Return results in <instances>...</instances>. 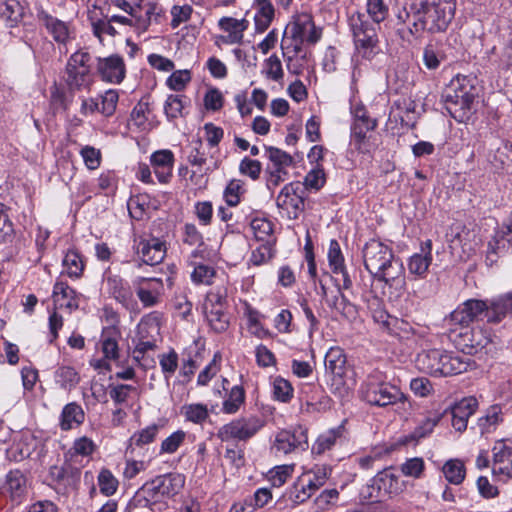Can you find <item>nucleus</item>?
I'll return each mask as SVG.
<instances>
[{"instance_id": "54", "label": "nucleus", "mask_w": 512, "mask_h": 512, "mask_svg": "<svg viewBox=\"0 0 512 512\" xmlns=\"http://www.w3.org/2000/svg\"><path fill=\"white\" fill-rule=\"evenodd\" d=\"M183 97L179 95H169L164 104V112L168 120H174L182 116V111L185 106Z\"/></svg>"}, {"instance_id": "9", "label": "nucleus", "mask_w": 512, "mask_h": 512, "mask_svg": "<svg viewBox=\"0 0 512 512\" xmlns=\"http://www.w3.org/2000/svg\"><path fill=\"white\" fill-rule=\"evenodd\" d=\"M455 341L461 351L470 357L486 350L491 344V337L489 331L477 327L460 332Z\"/></svg>"}, {"instance_id": "36", "label": "nucleus", "mask_w": 512, "mask_h": 512, "mask_svg": "<svg viewBox=\"0 0 512 512\" xmlns=\"http://www.w3.org/2000/svg\"><path fill=\"white\" fill-rule=\"evenodd\" d=\"M348 24L352 37L367 33V31L371 32L379 27L378 24L371 22L367 15L360 12L353 13L348 19Z\"/></svg>"}, {"instance_id": "35", "label": "nucleus", "mask_w": 512, "mask_h": 512, "mask_svg": "<svg viewBox=\"0 0 512 512\" xmlns=\"http://www.w3.org/2000/svg\"><path fill=\"white\" fill-rule=\"evenodd\" d=\"M342 435V427L330 429L318 436L312 446V453L321 455L330 450Z\"/></svg>"}, {"instance_id": "1", "label": "nucleus", "mask_w": 512, "mask_h": 512, "mask_svg": "<svg viewBox=\"0 0 512 512\" xmlns=\"http://www.w3.org/2000/svg\"><path fill=\"white\" fill-rule=\"evenodd\" d=\"M455 9L453 0H416L413 22L406 33L417 36L424 31L444 32L454 18Z\"/></svg>"}, {"instance_id": "20", "label": "nucleus", "mask_w": 512, "mask_h": 512, "mask_svg": "<svg viewBox=\"0 0 512 512\" xmlns=\"http://www.w3.org/2000/svg\"><path fill=\"white\" fill-rule=\"evenodd\" d=\"M478 406V402L476 398L469 397L464 398L457 404H455L451 409L452 415V426L455 430L462 432L467 428L468 419L471 415L474 414L476 408Z\"/></svg>"}, {"instance_id": "55", "label": "nucleus", "mask_w": 512, "mask_h": 512, "mask_svg": "<svg viewBox=\"0 0 512 512\" xmlns=\"http://www.w3.org/2000/svg\"><path fill=\"white\" fill-rule=\"evenodd\" d=\"M367 12V16L379 25L388 16V7L383 0H367Z\"/></svg>"}, {"instance_id": "56", "label": "nucleus", "mask_w": 512, "mask_h": 512, "mask_svg": "<svg viewBox=\"0 0 512 512\" xmlns=\"http://www.w3.org/2000/svg\"><path fill=\"white\" fill-rule=\"evenodd\" d=\"M250 226L255 237L260 241L266 242L267 238L273 233V223L265 218H254Z\"/></svg>"}, {"instance_id": "39", "label": "nucleus", "mask_w": 512, "mask_h": 512, "mask_svg": "<svg viewBox=\"0 0 512 512\" xmlns=\"http://www.w3.org/2000/svg\"><path fill=\"white\" fill-rule=\"evenodd\" d=\"M245 390L240 385L231 388L227 399L223 401L222 411L226 414H235L245 402Z\"/></svg>"}, {"instance_id": "43", "label": "nucleus", "mask_w": 512, "mask_h": 512, "mask_svg": "<svg viewBox=\"0 0 512 512\" xmlns=\"http://www.w3.org/2000/svg\"><path fill=\"white\" fill-rule=\"evenodd\" d=\"M311 26V16L301 14L294 18L285 29V35H290L291 39H305L306 30Z\"/></svg>"}, {"instance_id": "33", "label": "nucleus", "mask_w": 512, "mask_h": 512, "mask_svg": "<svg viewBox=\"0 0 512 512\" xmlns=\"http://www.w3.org/2000/svg\"><path fill=\"white\" fill-rule=\"evenodd\" d=\"M442 415L439 413L434 414L433 416L427 417L415 430L409 435L405 436L401 441L403 444H409L411 442L417 443L419 440L430 435L434 429V427L441 420Z\"/></svg>"}, {"instance_id": "44", "label": "nucleus", "mask_w": 512, "mask_h": 512, "mask_svg": "<svg viewBox=\"0 0 512 512\" xmlns=\"http://www.w3.org/2000/svg\"><path fill=\"white\" fill-rule=\"evenodd\" d=\"M331 471L332 469L330 466L317 465L311 471L305 472L304 474H307V483L309 484V487L316 492L326 483Z\"/></svg>"}, {"instance_id": "52", "label": "nucleus", "mask_w": 512, "mask_h": 512, "mask_svg": "<svg viewBox=\"0 0 512 512\" xmlns=\"http://www.w3.org/2000/svg\"><path fill=\"white\" fill-rule=\"evenodd\" d=\"M163 9L157 3H149L145 11V15L139 14L137 27L146 30L152 21L161 22Z\"/></svg>"}, {"instance_id": "58", "label": "nucleus", "mask_w": 512, "mask_h": 512, "mask_svg": "<svg viewBox=\"0 0 512 512\" xmlns=\"http://www.w3.org/2000/svg\"><path fill=\"white\" fill-rule=\"evenodd\" d=\"M326 178L323 168L317 165L307 173L304 179L303 187L307 189L320 190L325 184Z\"/></svg>"}, {"instance_id": "53", "label": "nucleus", "mask_w": 512, "mask_h": 512, "mask_svg": "<svg viewBox=\"0 0 512 512\" xmlns=\"http://www.w3.org/2000/svg\"><path fill=\"white\" fill-rule=\"evenodd\" d=\"M506 243L498 237L496 233L493 239L488 243L485 263L488 267H492L498 262L500 254L505 250Z\"/></svg>"}, {"instance_id": "61", "label": "nucleus", "mask_w": 512, "mask_h": 512, "mask_svg": "<svg viewBox=\"0 0 512 512\" xmlns=\"http://www.w3.org/2000/svg\"><path fill=\"white\" fill-rule=\"evenodd\" d=\"M118 98V93L115 90L106 91L105 94L101 96L99 112L106 117L113 115L116 110Z\"/></svg>"}, {"instance_id": "10", "label": "nucleus", "mask_w": 512, "mask_h": 512, "mask_svg": "<svg viewBox=\"0 0 512 512\" xmlns=\"http://www.w3.org/2000/svg\"><path fill=\"white\" fill-rule=\"evenodd\" d=\"M362 253L364 266L372 276L376 274L377 271H381L385 263H388L394 256L390 247L375 239L365 244Z\"/></svg>"}, {"instance_id": "23", "label": "nucleus", "mask_w": 512, "mask_h": 512, "mask_svg": "<svg viewBox=\"0 0 512 512\" xmlns=\"http://www.w3.org/2000/svg\"><path fill=\"white\" fill-rule=\"evenodd\" d=\"M493 473L512 478V447L503 442L493 447Z\"/></svg>"}, {"instance_id": "13", "label": "nucleus", "mask_w": 512, "mask_h": 512, "mask_svg": "<svg viewBox=\"0 0 512 512\" xmlns=\"http://www.w3.org/2000/svg\"><path fill=\"white\" fill-rule=\"evenodd\" d=\"M275 448L279 452L288 454L290 452L308 448L307 431L302 427L295 429L293 432L282 430L276 435Z\"/></svg>"}, {"instance_id": "18", "label": "nucleus", "mask_w": 512, "mask_h": 512, "mask_svg": "<svg viewBox=\"0 0 512 512\" xmlns=\"http://www.w3.org/2000/svg\"><path fill=\"white\" fill-rule=\"evenodd\" d=\"M488 323L498 324L512 314V290L487 299Z\"/></svg>"}, {"instance_id": "14", "label": "nucleus", "mask_w": 512, "mask_h": 512, "mask_svg": "<svg viewBox=\"0 0 512 512\" xmlns=\"http://www.w3.org/2000/svg\"><path fill=\"white\" fill-rule=\"evenodd\" d=\"M136 250L143 262L151 266L161 263L166 255L165 242L156 237L140 239L136 244Z\"/></svg>"}, {"instance_id": "29", "label": "nucleus", "mask_w": 512, "mask_h": 512, "mask_svg": "<svg viewBox=\"0 0 512 512\" xmlns=\"http://www.w3.org/2000/svg\"><path fill=\"white\" fill-rule=\"evenodd\" d=\"M424 245H425V247H422V251L427 250L425 252V254L424 255L423 254H414L410 258L409 263H408V270H409L410 274H413V275H416L419 277H424V275L427 273L428 268L432 261L431 240H427Z\"/></svg>"}, {"instance_id": "64", "label": "nucleus", "mask_w": 512, "mask_h": 512, "mask_svg": "<svg viewBox=\"0 0 512 512\" xmlns=\"http://www.w3.org/2000/svg\"><path fill=\"white\" fill-rule=\"evenodd\" d=\"M274 256L273 244L267 240L252 252L251 262L254 265H261Z\"/></svg>"}, {"instance_id": "51", "label": "nucleus", "mask_w": 512, "mask_h": 512, "mask_svg": "<svg viewBox=\"0 0 512 512\" xmlns=\"http://www.w3.org/2000/svg\"><path fill=\"white\" fill-rule=\"evenodd\" d=\"M100 492L105 496H112L117 491L119 482L112 472L102 469L97 477Z\"/></svg>"}, {"instance_id": "47", "label": "nucleus", "mask_w": 512, "mask_h": 512, "mask_svg": "<svg viewBox=\"0 0 512 512\" xmlns=\"http://www.w3.org/2000/svg\"><path fill=\"white\" fill-rule=\"evenodd\" d=\"M23 16V7L17 0L0 3V17L5 21L17 23Z\"/></svg>"}, {"instance_id": "50", "label": "nucleus", "mask_w": 512, "mask_h": 512, "mask_svg": "<svg viewBox=\"0 0 512 512\" xmlns=\"http://www.w3.org/2000/svg\"><path fill=\"white\" fill-rule=\"evenodd\" d=\"M158 431L159 426L153 424L142 429L141 431L135 432L129 440V447H142L144 445L152 443L155 440Z\"/></svg>"}, {"instance_id": "24", "label": "nucleus", "mask_w": 512, "mask_h": 512, "mask_svg": "<svg viewBox=\"0 0 512 512\" xmlns=\"http://www.w3.org/2000/svg\"><path fill=\"white\" fill-rule=\"evenodd\" d=\"M85 420V413L81 405L76 402L66 404L59 418V426L62 431H68L81 425Z\"/></svg>"}, {"instance_id": "16", "label": "nucleus", "mask_w": 512, "mask_h": 512, "mask_svg": "<svg viewBox=\"0 0 512 512\" xmlns=\"http://www.w3.org/2000/svg\"><path fill=\"white\" fill-rule=\"evenodd\" d=\"M134 284L136 294L144 307H153L159 303L161 279L139 277Z\"/></svg>"}, {"instance_id": "34", "label": "nucleus", "mask_w": 512, "mask_h": 512, "mask_svg": "<svg viewBox=\"0 0 512 512\" xmlns=\"http://www.w3.org/2000/svg\"><path fill=\"white\" fill-rule=\"evenodd\" d=\"M75 291L67 283L57 281L53 287V300L59 307L75 308L77 303L74 299Z\"/></svg>"}, {"instance_id": "21", "label": "nucleus", "mask_w": 512, "mask_h": 512, "mask_svg": "<svg viewBox=\"0 0 512 512\" xmlns=\"http://www.w3.org/2000/svg\"><path fill=\"white\" fill-rule=\"evenodd\" d=\"M37 18L46 27L56 42L65 44L68 41L69 30L65 22L53 17L42 7L37 8Z\"/></svg>"}, {"instance_id": "32", "label": "nucleus", "mask_w": 512, "mask_h": 512, "mask_svg": "<svg viewBox=\"0 0 512 512\" xmlns=\"http://www.w3.org/2000/svg\"><path fill=\"white\" fill-rule=\"evenodd\" d=\"M314 493L307 483V474H302L289 488L287 495L294 504L298 505L306 502Z\"/></svg>"}, {"instance_id": "4", "label": "nucleus", "mask_w": 512, "mask_h": 512, "mask_svg": "<svg viewBox=\"0 0 512 512\" xmlns=\"http://www.w3.org/2000/svg\"><path fill=\"white\" fill-rule=\"evenodd\" d=\"M90 61L91 55L82 50L69 57L63 80L71 92L89 88L92 82Z\"/></svg>"}, {"instance_id": "49", "label": "nucleus", "mask_w": 512, "mask_h": 512, "mask_svg": "<svg viewBox=\"0 0 512 512\" xmlns=\"http://www.w3.org/2000/svg\"><path fill=\"white\" fill-rule=\"evenodd\" d=\"M264 148L265 153L268 159L273 163L274 168L285 170L286 167L293 164V157L287 152L273 146H264Z\"/></svg>"}, {"instance_id": "26", "label": "nucleus", "mask_w": 512, "mask_h": 512, "mask_svg": "<svg viewBox=\"0 0 512 512\" xmlns=\"http://www.w3.org/2000/svg\"><path fill=\"white\" fill-rule=\"evenodd\" d=\"M325 369L334 377L342 378L346 370V356L339 347L330 348L324 359Z\"/></svg>"}, {"instance_id": "5", "label": "nucleus", "mask_w": 512, "mask_h": 512, "mask_svg": "<svg viewBox=\"0 0 512 512\" xmlns=\"http://www.w3.org/2000/svg\"><path fill=\"white\" fill-rule=\"evenodd\" d=\"M185 477L179 473L159 475L141 487V492L148 501L160 502L178 494L184 487Z\"/></svg>"}, {"instance_id": "27", "label": "nucleus", "mask_w": 512, "mask_h": 512, "mask_svg": "<svg viewBox=\"0 0 512 512\" xmlns=\"http://www.w3.org/2000/svg\"><path fill=\"white\" fill-rule=\"evenodd\" d=\"M120 336L119 330L115 326L105 327L101 334L102 352L106 359L118 360L119 347L117 339Z\"/></svg>"}, {"instance_id": "57", "label": "nucleus", "mask_w": 512, "mask_h": 512, "mask_svg": "<svg viewBox=\"0 0 512 512\" xmlns=\"http://www.w3.org/2000/svg\"><path fill=\"white\" fill-rule=\"evenodd\" d=\"M335 310L347 319H354L357 315L356 306L341 292V288L338 290V295L335 296Z\"/></svg>"}, {"instance_id": "7", "label": "nucleus", "mask_w": 512, "mask_h": 512, "mask_svg": "<svg viewBox=\"0 0 512 512\" xmlns=\"http://www.w3.org/2000/svg\"><path fill=\"white\" fill-rule=\"evenodd\" d=\"M305 188L300 182L286 184L277 196L276 204L286 212L289 219H298L305 209Z\"/></svg>"}, {"instance_id": "45", "label": "nucleus", "mask_w": 512, "mask_h": 512, "mask_svg": "<svg viewBox=\"0 0 512 512\" xmlns=\"http://www.w3.org/2000/svg\"><path fill=\"white\" fill-rule=\"evenodd\" d=\"M372 481L373 485H376L378 492L392 493L397 489L398 477L390 469H384Z\"/></svg>"}, {"instance_id": "6", "label": "nucleus", "mask_w": 512, "mask_h": 512, "mask_svg": "<svg viewBox=\"0 0 512 512\" xmlns=\"http://www.w3.org/2000/svg\"><path fill=\"white\" fill-rule=\"evenodd\" d=\"M264 426L265 421L257 415L242 416L220 427L216 435L222 442L232 439L247 441Z\"/></svg>"}, {"instance_id": "8", "label": "nucleus", "mask_w": 512, "mask_h": 512, "mask_svg": "<svg viewBox=\"0 0 512 512\" xmlns=\"http://www.w3.org/2000/svg\"><path fill=\"white\" fill-rule=\"evenodd\" d=\"M486 300L468 299L451 312L449 321L467 327L474 321H486L488 323V308Z\"/></svg>"}, {"instance_id": "42", "label": "nucleus", "mask_w": 512, "mask_h": 512, "mask_svg": "<svg viewBox=\"0 0 512 512\" xmlns=\"http://www.w3.org/2000/svg\"><path fill=\"white\" fill-rule=\"evenodd\" d=\"M64 272L71 278H79L84 270V263L80 254L75 250H69L63 259Z\"/></svg>"}, {"instance_id": "11", "label": "nucleus", "mask_w": 512, "mask_h": 512, "mask_svg": "<svg viewBox=\"0 0 512 512\" xmlns=\"http://www.w3.org/2000/svg\"><path fill=\"white\" fill-rule=\"evenodd\" d=\"M102 283L104 291L120 304L127 306L131 302L133 294L129 284L110 267L104 271Z\"/></svg>"}, {"instance_id": "48", "label": "nucleus", "mask_w": 512, "mask_h": 512, "mask_svg": "<svg viewBox=\"0 0 512 512\" xmlns=\"http://www.w3.org/2000/svg\"><path fill=\"white\" fill-rule=\"evenodd\" d=\"M183 414L187 421L200 425L209 418L207 406L201 403L185 405L183 407Z\"/></svg>"}, {"instance_id": "3", "label": "nucleus", "mask_w": 512, "mask_h": 512, "mask_svg": "<svg viewBox=\"0 0 512 512\" xmlns=\"http://www.w3.org/2000/svg\"><path fill=\"white\" fill-rule=\"evenodd\" d=\"M360 396L370 405L386 407L394 405L404 399L400 389L385 381L381 372L375 371L367 376L366 381L361 385Z\"/></svg>"}, {"instance_id": "19", "label": "nucleus", "mask_w": 512, "mask_h": 512, "mask_svg": "<svg viewBox=\"0 0 512 512\" xmlns=\"http://www.w3.org/2000/svg\"><path fill=\"white\" fill-rule=\"evenodd\" d=\"M154 173L160 183H168L172 177L174 154L164 149L154 152L150 157Z\"/></svg>"}, {"instance_id": "28", "label": "nucleus", "mask_w": 512, "mask_h": 512, "mask_svg": "<svg viewBox=\"0 0 512 512\" xmlns=\"http://www.w3.org/2000/svg\"><path fill=\"white\" fill-rule=\"evenodd\" d=\"M227 310V291L223 287L216 288L207 293L204 304L203 313L217 314L221 311Z\"/></svg>"}, {"instance_id": "22", "label": "nucleus", "mask_w": 512, "mask_h": 512, "mask_svg": "<svg viewBox=\"0 0 512 512\" xmlns=\"http://www.w3.org/2000/svg\"><path fill=\"white\" fill-rule=\"evenodd\" d=\"M355 52L365 60L371 61L379 53V38L377 29L353 37Z\"/></svg>"}, {"instance_id": "12", "label": "nucleus", "mask_w": 512, "mask_h": 512, "mask_svg": "<svg viewBox=\"0 0 512 512\" xmlns=\"http://www.w3.org/2000/svg\"><path fill=\"white\" fill-rule=\"evenodd\" d=\"M377 122L371 119L363 106L356 107L354 110V122L351 126V143L355 149L364 152L363 144L366 134L376 128Z\"/></svg>"}, {"instance_id": "62", "label": "nucleus", "mask_w": 512, "mask_h": 512, "mask_svg": "<svg viewBox=\"0 0 512 512\" xmlns=\"http://www.w3.org/2000/svg\"><path fill=\"white\" fill-rule=\"evenodd\" d=\"M243 192V182L238 179L231 180L224 191L228 206H236L240 202V193Z\"/></svg>"}, {"instance_id": "31", "label": "nucleus", "mask_w": 512, "mask_h": 512, "mask_svg": "<svg viewBox=\"0 0 512 512\" xmlns=\"http://www.w3.org/2000/svg\"><path fill=\"white\" fill-rule=\"evenodd\" d=\"M475 362L471 357L462 353L450 352L447 366L444 369V377L453 376L466 372Z\"/></svg>"}, {"instance_id": "41", "label": "nucleus", "mask_w": 512, "mask_h": 512, "mask_svg": "<svg viewBox=\"0 0 512 512\" xmlns=\"http://www.w3.org/2000/svg\"><path fill=\"white\" fill-rule=\"evenodd\" d=\"M55 382L65 390H71L77 386L80 377L76 370L70 366H60L55 371Z\"/></svg>"}, {"instance_id": "37", "label": "nucleus", "mask_w": 512, "mask_h": 512, "mask_svg": "<svg viewBox=\"0 0 512 512\" xmlns=\"http://www.w3.org/2000/svg\"><path fill=\"white\" fill-rule=\"evenodd\" d=\"M446 480L454 485H459L463 482L466 475V468L464 463L459 459L448 460L442 468Z\"/></svg>"}, {"instance_id": "60", "label": "nucleus", "mask_w": 512, "mask_h": 512, "mask_svg": "<svg viewBox=\"0 0 512 512\" xmlns=\"http://www.w3.org/2000/svg\"><path fill=\"white\" fill-rule=\"evenodd\" d=\"M185 432L182 430H177L164 439L161 443L160 454L169 453L172 454L177 451L180 445L185 440Z\"/></svg>"}, {"instance_id": "59", "label": "nucleus", "mask_w": 512, "mask_h": 512, "mask_svg": "<svg viewBox=\"0 0 512 512\" xmlns=\"http://www.w3.org/2000/svg\"><path fill=\"white\" fill-rule=\"evenodd\" d=\"M328 262L330 268L332 269V272L341 270L343 266H345L344 257L341 252L340 244L335 239H332L329 243Z\"/></svg>"}, {"instance_id": "63", "label": "nucleus", "mask_w": 512, "mask_h": 512, "mask_svg": "<svg viewBox=\"0 0 512 512\" xmlns=\"http://www.w3.org/2000/svg\"><path fill=\"white\" fill-rule=\"evenodd\" d=\"M273 393L277 400L288 402L292 398L293 388L289 381L278 377L273 383Z\"/></svg>"}, {"instance_id": "17", "label": "nucleus", "mask_w": 512, "mask_h": 512, "mask_svg": "<svg viewBox=\"0 0 512 512\" xmlns=\"http://www.w3.org/2000/svg\"><path fill=\"white\" fill-rule=\"evenodd\" d=\"M49 475L58 486L75 489L80 482L81 470L71 463H64L62 466H52Z\"/></svg>"}, {"instance_id": "40", "label": "nucleus", "mask_w": 512, "mask_h": 512, "mask_svg": "<svg viewBox=\"0 0 512 512\" xmlns=\"http://www.w3.org/2000/svg\"><path fill=\"white\" fill-rule=\"evenodd\" d=\"M110 14H105L104 16L98 15L96 11H93L90 14V20L92 23L93 33L96 37L101 40L103 34H107L110 36H114L117 34L116 29L112 25L113 21L109 20Z\"/></svg>"}, {"instance_id": "38", "label": "nucleus", "mask_w": 512, "mask_h": 512, "mask_svg": "<svg viewBox=\"0 0 512 512\" xmlns=\"http://www.w3.org/2000/svg\"><path fill=\"white\" fill-rule=\"evenodd\" d=\"M404 274L405 270L402 261L393 256L388 263H385L384 268L381 269V271H377V273L373 275V278L386 283Z\"/></svg>"}, {"instance_id": "46", "label": "nucleus", "mask_w": 512, "mask_h": 512, "mask_svg": "<svg viewBox=\"0 0 512 512\" xmlns=\"http://www.w3.org/2000/svg\"><path fill=\"white\" fill-rule=\"evenodd\" d=\"M9 208L0 203V243L12 242L15 229L9 216Z\"/></svg>"}, {"instance_id": "25", "label": "nucleus", "mask_w": 512, "mask_h": 512, "mask_svg": "<svg viewBox=\"0 0 512 512\" xmlns=\"http://www.w3.org/2000/svg\"><path fill=\"white\" fill-rule=\"evenodd\" d=\"M3 489L10 494L13 501H20L27 492L26 476L18 469L9 471Z\"/></svg>"}, {"instance_id": "2", "label": "nucleus", "mask_w": 512, "mask_h": 512, "mask_svg": "<svg viewBox=\"0 0 512 512\" xmlns=\"http://www.w3.org/2000/svg\"><path fill=\"white\" fill-rule=\"evenodd\" d=\"M477 88L466 76L457 77L451 81L447 90L442 94V100L447 112L458 122H466L475 112Z\"/></svg>"}, {"instance_id": "15", "label": "nucleus", "mask_w": 512, "mask_h": 512, "mask_svg": "<svg viewBox=\"0 0 512 512\" xmlns=\"http://www.w3.org/2000/svg\"><path fill=\"white\" fill-rule=\"evenodd\" d=\"M97 70L102 80L110 83H120L125 77V64L119 55L98 58Z\"/></svg>"}, {"instance_id": "30", "label": "nucleus", "mask_w": 512, "mask_h": 512, "mask_svg": "<svg viewBox=\"0 0 512 512\" xmlns=\"http://www.w3.org/2000/svg\"><path fill=\"white\" fill-rule=\"evenodd\" d=\"M441 357L442 350L440 349L425 350L417 355L416 365L421 371L436 376Z\"/></svg>"}]
</instances>
